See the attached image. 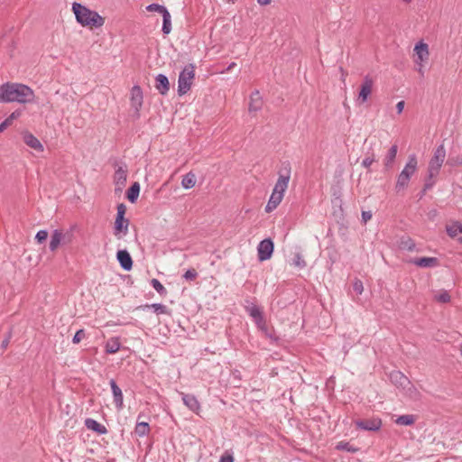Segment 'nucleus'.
Returning <instances> with one entry per match:
<instances>
[{"label": "nucleus", "mask_w": 462, "mask_h": 462, "mask_svg": "<svg viewBox=\"0 0 462 462\" xmlns=\"http://www.w3.org/2000/svg\"><path fill=\"white\" fill-rule=\"evenodd\" d=\"M357 428L365 430H377L380 429L382 422L379 419L363 420L356 422Z\"/></svg>", "instance_id": "obj_17"}, {"label": "nucleus", "mask_w": 462, "mask_h": 462, "mask_svg": "<svg viewBox=\"0 0 462 462\" xmlns=\"http://www.w3.org/2000/svg\"><path fill=\"white\" fill-rule=\"evenodd\" d=\"M127 171L125 167L119 166L114 174V181L116 186H124L126 182Z\"/></svg>", "instance_id": "obj_26"}, {"label": "nucleus", "mask_w": 462, "mask_h": 462, "mask_svg": "<svg viewBox=\"0 0 462 462\" xmlns=\"http://www.w3.org/2000/svg\"><path fill=\"white\" fill-rule=\"evenodd\" d=\"M404 394L410 398L411 400H413V401H419L421 399V393L418 390L417 387H415L411 382L410 381L409 382V384L408 385H405V387L402 389Z\"/></svg>", "instance_id": "obj_24"}, {"label": "nucleus", "mask_w": 462, "mask_h": 462, "mask_svg": "<svg viewBox=\"0 0 462 462\" xmlns=\"http://www.w3.org/2000/svg\"><path fill=\"white\" fill-rule=\"evenodd\" d=\"M447 164L451 167L462 166V153L456 156H450L447 162Z\"/></svg>", "instance_id": "obj_39"}, {"label": "nucleus", "mask_w": 462, "mask_h": 462, "mask_svg": "<svg viewBox=\"0 0 462 462\" xmlns=\"http://www.w3.org/2000/svg\"><path fill=\"white\" fill-rule=\"evenodd\" d=\"M162 32L169 34L171 32V16L169 11L164 12L162 14Z\"/></svg>", "instance_id": "obj_32"}, {"label": "nucleus", "mask_w": 462, "mask_h": 462, "mask_svg": "<svg viewBox=\"0 0 462 462\" xmlns=\"http://www.w3.org/2000/svg\"><path fill=\"white\" fill-rule=\"evenodd\" d=\"M372 218L371 211H363L362 212V221L365 224Z\"/></svg>", "instance_id": "obj_51"}, {"label": "nucleus", "mask_w": 462, "mask_h": 462, "mask_svg": "<svg viewBox=\"0 0 462 462\" xmlns=\"http://www.w3.org/2000/svg\"><path fill=\"white\" fill-rule=\"evenodd\" d=\"M116 259L124 270L130 271L132 269L133 260L126 250H119L116 254Z\"/></svg>", "instance_id": "obj_16"}, {"label": "nucleus", "mask_w": 462, "mask_h": 462, "mask_svg": "<svg viewBox=\"0 0 462 462\" xmlns=\"http://www.w3.org/2000/svg\"><path fill=\"white\" fill-rule=\"evenodd\" d=\"M20 110L14 111L8 117H6L3 122L6 123L7 127L12 125L13 121L17 119L21 116Z\"/></svg>", "instance_id": "obj_42"}, {"label": "nucleus", "mask_w": 462, "mask_h": 462, "mask_svg": "<svg viewBox=\"0 0 462 462\" xmlns=\"http://www.w3.org/2000/svg\"><path fill=\"white\" fill-rule=\"evenodd\" d=\"M64 239H62V244H69L72 241L73 235L71 232H63Z\"/></svg>", "instance_id": "obj_48"}, {"label": "nucleus", "mask_w": 462, "mask_h": 462, "mask_svg": "<svg viewBox=\"0 0 462 462\" xmlns=\"http://www.w3.org/2000/svg\"><path fill=\"white\" fill-rule=\"evenodd\" d=\"M445 158L446 150L444 144L442 143L435 149L434 154L429 162L428 175L423 189L424 191L430 189L434 186L436 182L435 179L437 178L440 171Z\"/></svg>", "instance_id": "obj_3"}, {"label": "nucleus", "mask_w": 462, "mask_h": 462, "mask_svg": "<svg viewBox=\"0 0 462 462\" xmlns=\"http://www.w3.org/2000/svg\"><path fill=\"white\" fill-rule=\"evenodd\" d=\"M406 3H410L411 0H403Z\"/></svg>", "instance_id": "obj_58"}, {"label": "nucleus", "mask_w": 462, "mask_h": 462, "mask_svg": "<svg viewBox=\"0 0 462 462\" xmlns=\"http://www.w3.org/2000/svg\"><path fill=\"white\" fill-rule=\"evenodd\" d=\"M8 344H9V337H7V338H5V340H3V342H2V347H3L4 349H5V348L7 347V346H8Z\"/></svg>", "instance_id": "obj_54"}, {"label": "nucleus", "mask_w": 462, "mask_h": 462, "mask_svg": "<svg viewBox=\"0 0 462 462\" xmlns=\"http://www.w3.org/2000/svg\"><path fill=\"white\" fill-rule=\"evenodd\" d=\"M72 11L77 22L82 26L100 28L105 23V18L98 14V13L87 8L79 3L72 4Z\"/></svg>", "instance_id": "obj_2"}, {"label": "nucleus", "mask_w": 462, "mask_h": 462, "mask_svg": "<svg viewBox=\"0 0 462 462\" xmlns=\"http://www.w3.org/2000/svg\"><path fill=\"white\" fill-rule=\"evenodd\" d=\"M263 106V100L258 91L252 93L249 103V112H257Z\"/></svg>", "instance_id": "obj_23"}, {"label": "nucleus", "mask_w": 462, "mask_h": 462, "mask_svg": "<svg viewBox=\"0 0 462 462\" xmlns=\"http://www.w3.org/2000/svg\"><path fill=\"white\" fill-rule=\"evenodd\" d=\"M152 286L153 289L162 296H165L167 294V290L165 287L161 283V282L157 279H152L151 281Z\"/></svg>", "instance_id": "obj_36"}, {"label": "nucleus", "mask_w": 462, "mask_h": 462, "mask_svg": "<svg viewBox=\"0 0 462 462\" xmlns=\"http://www.w3.org/2000/svg\"><path fill=\"white\" fill-rule=\"evenodd\" d=\"M400 248L411 252L415 249V243L410 237H402L400 241Z\"/></svg>", "instance_id": "obj_34"}, {"label": "nucleus", "mask_w": 462, "mask_h": 462, "mask_svg": "<svg viewBox=\"0 0 462 462\" xmlns=\"http://www.w3.org/2000/svg\"><path fill=\"white\" fill-rule=\"evenodd\" d=\"M149 430L150 427L147 422H139L135 426V433L140 437L147 435Z\"/></svg>", "instance_id": "obj_35"}, {"label": "nucleus", "mask_w": 462, "mask_h": 462, "mask_svg": "<svg viewBox=\"0 0 462 462\" xmlns=\"http://www.w3.org/2000/svg\"><path fill=\"white\" fill-rule=\"evenodd\" d=\"M48 237L47 230H40L35 236V240L38 244H42Z\"/></svg>", "instance_id": "obj_43"}, {"label": "nucleus", "mask_w": 462, "mask_h": 462, "mask_svg": "<svg viewBox=\"0 0 462 462\" xmlns=\"http://www.w3.org/2000/svg\"><path fill=\"white\" fill-rule=\"evenodd\" d=\"M272 0H257V2L261 5H267L271 3Z\"/></svg>", "instance_id": "obj_53"}, {"label": "nucleus", "mask_w": 462, "mask_h": 462, "mask_svg": "<svg viewBox=\"0 0 462 462\" xmlns=\"http://www.w3.org/2000/svg\"><path fill=\"white\" fill-rule=\"evenodd\" d=\"M291 179V167L287 164L282 171H279L278 180L274 185L273 189V192L280 194L282 197H284V193L289 186V181Z\"/></svg>", "instance_id": "obj_7"}, {"label": "nucleus", "mask_w": 462, "mask_h": 462, "mask_svg": "<svg viewBox=\"0 0 462 462\" xmlns=\"http://www.w3.org/2000/svg\"><path fill=\"white\" fill-rule=\"evenodd\" d=\"M374 162V156H368L366 158H365L362 162V165L365 167V168H368L370 167V165Z\"/></svg>", "instance_id": "obj_49"}, {"label": "nucleus", "mask_w": 462, "mask_h": 462, "mask_svg": "<svg viewBox=\"0 0 462 462\" xmlns=\"http://www.w3.org/2000/svg\"><path fill=\"white\" fill-rule=\"evenodd\" d=\"M7 127L6 123L2 122L0 124V133L3 132Z\"/></svg>", "instance_id": "obj_55"}, {"label": "nucleus", "mask_w": 462, "mask_h": 462, "mask_svg": "<svg viewBox=\"0 0 462 462\" xmlns=\"http://www.w3.org/2000/svg\"><path fill=\"white\" fill-rule=\"evenodd\" d=\"M198 276V273L195 269H189L183 274V278L187 281H194Z\"/></svg>", "instance_id": "obj_44"}, {"label": "nucleus", "mask_w": 462, "mask_h": 462, "mask_svg": "<svg viewBox=\"0 0 462 462\" xmlns=\"http://www.w3.org/2000/svg\"><path fill=\"white\" fill-rule=\"evenodd\" d=\"M85 337H86L85 330L79 329L75 333V335L72 338V342L74 344H79Z\"/></svg>", "instance_id": "obj_45"}, {"label": "nucleus", "mask_w": 462, "mask_h": 462, "mask_svg": "<svg viewBox=\"0 0 462 462\" xmlns=\"http://www.w3.org/2000/svg\"><path fill=\"white\" fill-rule=\"evenodd\" d=\"M116 217L114 224V236L117 239H122L128 233L129 220L125 218L126 208L124 204L117 206Z\"/></svg>", "instance_id": "obj_5"}, {"label": "nucleus", "mask_w": 462, "mask_h": 462, "mask_svg": "<svg viewBox=\"0 0 462 462\" xmlns=\"http://www.w3.org/2000/svg\"><path fill=\"white\" fill-rule=\"evenodd\" d=\"M418 168V160L415 154H411L408 158L404 168L397 177L395 189L397 192L404 190L410 182L411 176L416 172Z\"/></svg>", "instance_id": "obj_4"}, {"label": "nucleus", "mask_w": 462, "mask_h": 462, "mask_svg": "<svg viewBox=\"0 0 462 462\" xmlns=\"http://www.w3.org/2000/svg\"><path fill=\"white\" fill-rule=\"evenodd\" d=\"M422 67H423V63H421V66H420V68L418 69V71H419L421 75H423Z\"/></svg>", "instance_id": "obj_57"}, {"label": "nucleus", "mask_w": 462, "mask_h": 462, "mask_svg": "<svg viewBox=\"0 0 462 462\" xmlns=\"http://www.w3.org/2000/svg\"><path fill=\"white\" fill-rule=\"evenodd\" d=\"M149 307L152 308L154 310V312L157 314H168L169 313L167 307L161 303H153V304L150 305Z\"/></svg>", "instance_id": "obj_40"}, {"label": "nucleus", "mask_w": 462, "mask_h": 462, "mask_svg": "<svg viewBox=\"0 0 462 462\" xmlns=\"http://www.w3.org/2000/svg\"><path fill=\"white\" fill-rule=\"evenodd\" d=\"M236 66V63L235 62H232L229 64V66L227 67L226 70L229 71L231 70L233 68H235Z\"/></svg>", "instance_id": "obj_56"}, {"label": "nucleus", "mask_w": 462, "mask_h": 462, "mask_svg": "<svg viewBox=\"0 0 462 462\" xmlns=\"http://www.w3.org/2000/svg\"><path fill=\"white\" fill-rule=\"evenodd\" d=\"M143 101V90L139 86H134L130 92V103L131 106L138 114Z\"/></svg>", "instance_id": "obj_10"}, {"label": "nucleus", "mask_w": 462, "mask_h": 462, "mask_svg": "<svg viewBox=\"0 0 462 462\" xmlns=\"http://www.w3.org/2000/svg\"><path fill=\"white\" fill-rule=\"evenodd\" d=\"M121 347L120 338L118 337H110L105 346L106 353L116 354Z\"/></svg>", "instance_id": "obj_25"}, {"label": "nucleus", "mask_w": 462, "mask_h": 462, "mask_svg": "<svg viewBox=\"0 0 462 462\" xmlns=\"http://www.w3.org/2000/svg\"><path fill=\"white\" fill-rule=\"evenodd\" d=\"M181 395L183 403L191 411L199 414L200 411V404L197 398L192 394H188L184 393H180Z\"/></svg>", "instance_id": "obj_13"}, {"label": "nucleus", "mask_w": 462, "mask_h": 462, "mask_svg": "<svg viewBox=\"0 0 462 462\" xmlns=\"http://www.w3.org/2000/svg\"><path fill=\"white\" fill-rule=\"evenodd\" d=\"M337 448L342 449V450H347V451H351V452L356 451V448H352L348 442H339L337 446Z\"/></svg>", "instance_id": "obj_47"}, {"label": "nucleus", "mask_w": 462, "mask_h": 462, "mask_svg": "<svg viewBox=\"0 0 462 462\" xmlns=\"http://www.w3.org/2000/svg\"><path fill=\"white\" fill-rule=\"evenodd\" d=\"M404 106H405V103L402 100L397 103L396 110H397L398 114H402V111L404 109Z\"/></svg>", "instance_id": "obj_52"}, {"label": "nucleus", "mask_w": 462, "mask_h": 462, "mask_svg": "<svg viewBox=\"0 0 462 462\" xmlns=\"http://www.w3.org/2000/svg\"><path fill=\"white\" fill-rule=\"evenodd\" d=\"M140 192V185L138 182H134L127 190L126 197L132 203L135 202L138 199Z\"/></svg>", "instance_id": "obj_29"}, {"label": "nucleus", "mask_w": 462, "mask_h": 462, "mask_svg": "<svg viewBox=\"0 0 462 462\" xmlns=\"http://www.w3.org/2000/svg\"><path fill=\"white\" fill-rule=\"evenodd\" d=\"M446 231L449 236L455 237L458 234L462 233V223L453 221L446 226Z\"/></svg>", "instance_id": "obj_28"}, {"label": "nucleus", "mask_w": 462, "mask_h": 462, "mask_svg": "<svg viewBox=\"0 0 462 462\" xmlns=\"http://www.w3.org/2000/svg\"><path fill=\"white\" fill-rule=\"evenodd\" d=\"M434 299L441 303H446L450 300V296L447 291H440L435 294Z\"/></svg>", "instance_id": "obj_38"}, {"label": "nucleus", "mask_w": 462, "mask_h": 462, "mask_svg": "<svg viewBox=\"0 0 462 462\" xmlns=\"http://www.w3.org/2000/svg\"><path fill=\"white\" fill-rule=\"evenodd\" d=\"M194 77V66L191 64L186 66L180 73L178 79V93L180 96L186 94L190 89Z\"/></svg>", "instance_id": "obj_6"}, {"label": "nucleus", "mask_w": 462, "mask_h": 462, "mask_svg": "<svg viewBox=\"0 0 462 462\" xmlns=\"http://www.w3.org/2000/svg\"><path fill=\"white\" fill-rule=\"evenodd\" d=\"M459 241L462 243V237L459 238Z\"/></svg>", "instance_id": "obj_60"}, {"label": "nucleus", "mask_w": 462, "mask_h": 462, "mask_svg": "<svg viewBox=\"0 0 462 462\" xmlns=\"http://www.w3.org/2000/svg\"><path fill=\"white\" fill-rule=\"evenodd\" d=\"M85 426L88 430H91L98 434H105L107 431L106 428L104 425L100 424L96 420L90 418L85 420Z\"/></svg>", "instance_id": "obj_27"}, {"label": "nucleus", "mask_w": 462, "mask_h": 462, "mask_svg": "<svg viewBox=\"0 0 462 462\" xmlns=\"http://www.w3.org/2000/svg\"><path fill=\"white\" fill-rule=\"evenodd\" d=\"M293 264L299 268H304L306 266V262L304 261L302 255L300 253H296L294 254Z\"/></svg>", "instance_id": "obj_41"}, {"label": "nucleus", "mask_w": 462, "mask_h": 462, "mask_svg": "<svg viewBox=\"0 0 462 462\" xmlns=\"http://www.w3.org/2000/svg\"><path fill=\"white\" fill-rule=\"evenodd\" d=\"M460 352H461V356H462V344H461V348H460Z\"/></svg>", "instance_id": "obj_59"}, {"label": "nucleus", "mask_w": 462, "mask_h": 462, "mask_svg": "<svg viewBox=\"0 0 462 462\" xmlns=\"http://www.w3.org/2000/svg\"><path fill=\"white\" fill-rule=\"evenodd\" d=\"M391 382L398 388L403 389L409 384L410 379L400 371H393L390 374Z\"/></svg>", "instance_id": "obj_15"}, {"label": "nucleus", "mask_w": 462, "mask_h": 462, "mask_svg": "<svg viewBox=\"0 0 462 462\" xmlns=\"http://www.w3.org/2000/svg\"><path fill=\"white\" fill-rule=\"evenodd\" d=\"M283 197L276 192H272L271 197L265 206V212L271 213L273 212L282 201Z\"/></svg>", "instance_id": "obj_22"}, {"label": "nucleus", "mask_w": 462, "mask_h": 462, "mask_svg": "<svg viewBox=\"0 0 462 462\" xmlns=\"http://www.w3.org/2000/svg\"><path fill=\"white\" fill-rule=\"evenodd\" d=\"M415 422V416L412 414L401 415L395 420L398 425L410 426Z\"/></svg>", "instance_id": "obj_33"}, {"label": "nucleus", "mask_w": 462, "mask_h": 462, "mask_svg": "<svg viewBox=\"0 0 462 462\" xmlns=\"http://www.w3.org/2000/svg\"><path fill=\"white\" fill-rule=\"evenodd\" d=\"M353 290L357 294H362L364 291L363 282L360 280H356L353 283Z\"/></svg>", "instance_id": "obj_46"}, {"label": "nucleus", "mask_w": 462, "mask_h": 462, "mask_svg": "<svg viewBox=\"0 0 462 462\" xmlns=\"http://www.w3.org/2000/svg\"><path fill=\"white\" fill-rule=\"evenodd\" d=\"M258 259L260 261H266L271 258L273 252V243L271 239H263L261 241L257 247Z\"/></svg>", "instance_id": "obj_9"}, {"label": "nucleus", "mask_w": 462, "mask_h": 462, "mask_svg": "<svg viewBox=\"0 0 462 462\" xmlns=\"http://www.w3.org/2000/svg\"><path fill=\"white\" fill-rule=\"evenodd\" d=\"M374 83V79L369 75L364 77L357 97V101L360 104H364L367 101L372 93Z\"/></svg>", "instance_id": "obj_8"}, {"label": "nucleus", "mask_w": 462, "mask_h": 462, "mask_svg": "<svg viewBox=\"0 0 462 462\" xmlns=\"http://www.w3.org/2000/svg\"><path fill=\"white\" fill-rule=\"evenodd\" d=\"M109 383L114 396V402L116 408L122 409L124 400L122 390L119 388L114 379H111Z\"/></svg>", "instance_id": "obj_19"}, {"label": "nucleus", "mask_w": 462, "mask_h": 462, "mask_svg": "<svg viewBox=\"0 0 462 462\" xmlns=\"http://www.w3.org/2000/svg\"><path fill=\"white\" fill-rule=\"evenodd\" d=\"M247 311L250 314V316L254 319L257 327L262 330H265L266 323H265L263 312L260 310V308L257 307L256 305H252L247 308Z\"/></svg>", "instance_id": "obj_12"}, {"label": "nucleus", "mask_w": 462, "mask_h": 462, "mask_svg": "<svg viewBox=\"0 0 462 462\" xmlns=\"http://www.w3.org/2000/svg\"><path fill=\"white\" fill-rule=\"evenodd\" d=\"M23 142L31 148L38 151L42 152L43 146L41 143V142L31 133L25 132L23 134Z\"/></svg>", "instance_id": "obj_20"}, {"label": "nucleus", "mask_w": 462, "mask_h": 462, "mask_svg": "<svg viewBox=\"0 0 462 462\" xmlns=\"http://www.w3.org/2000/svg\"><path fill=\"white\" fill-rule=\"evenodd\" d=\"M146 10L148 12H157L161 14L162 15L164 14V12H167V8L164 5H161L159 4H151L146 6Z\"/></svg>", "instance_id": "obj_37"}, {"label": "nucleus", "mask_w": 462, "mask_h": 462, "mask_svg": "<svg viewBox=\"0 0 462 462\" xmlns=\"http://www.w3.org/2000/svg\"><path fill=\"white\" fill-rule=\"evenodd\" d=\"M196 176L193 172H189L183 176L181 185L184 189H189L195 186Z\"/></svg>", "instance_id": "obj_30"}, {"label": "nucleus", "mask_w": 462, "mask_h": 462, "mask_svg": "<svg viewBox=\"0 0 462 462\" xmlns=\"http://www.w3.org/2000/svg\"><path fill=\"white\" fill-rule=\"evenodd\" d=\"M414 52L417 56L415 63L421 66V63L426 62L429 60L430 52L429 46L427 43L420 42L414 47Z\"/></svg>", "instance_id": "obj_11"}, {"label": "nucleus", "mask_w": 462, "mask_h": 462, "mask_svg": "<svg viewBox=\"0 0 462 462\" xmlns=\"http://www.w3.org/2000/svg\"><path fill=\"white\" fill-rule=\"evenodd\" d=\"M411 263L420 268H432L439 265V260L436 257L415 258Z\"/></svg>", "instance_id": "obj_18"}, {"label": "nucleus", "mask_w": 462, "mask_h": 462, "mask_svg": "<svg viewBox=\"0 0 462 462\" xmlns=\"http://www.w3.org/2000/svg\"><path fill=\"white\" fill-rule=\"evenodd\" d=\"M219 462H234V457L233 456L228 453V452H226L221 457H220V461Z\"/></svg>", "instance_id": "obj_50"}, {"label": "nucleus", "mask_w": 462, "mask_h": 462, "mask_svg": "<svg viewBox=\"0 0 462 462\" xmlns=\"http://www.w3.org/2000/svg\"><path fill=\"white\" fill-rule=\"evenodd\" d=\"M62 239H64L63 230L54 229L51 235V240L49 244L50 251L52 253L56 252L59 246L63 245Z\"/></svg>", "instance_id": "obj_14"}, {"label": "nucleus", "mask_w": 462, "mask_h": 462, "mask_svg": "<svg viewBox=\"0 0 462 462\" xmlns=\"http://www.w3.org/2000/svg\"><path fill=\"white\" fill-rule=\"evenodd\" d=\"M34 91L22 83H5L0 86V102L20 104L32 103L34 100Z\"/></svg>", "instance_id": "obj_1"}, {"label": "nucleus", "mask_w": 462, "mask_h": 462, "mask_svg": "<svg viewBox=\"0 0 462 462\" xmlns=\"http://www.w3.org/2000/svg\"><path fill=\"white\" fill-rule=\"evenodd\" d=\"M156 88L162 95H166L170 89V83L168 78L163 74L157 75L156 79Z\"/></svg>", "instance_id": "obj_21"}, {"label": "nucleus", "mask_w": 462, "mask_h": 462, "mask_svg": "<svg viewBox=\"0 0 462 462\" xmlns=\"http://www.w3.org/2000/svg\"><path fill=\"white\" fill-rule=\"evenodd\" d=\"M398 147L396 144H393L388 151V153L384 159V165L386 168L392 167L396 154H397Z\"/></svg>", "instance_id": "obj_31"}]
</instances>
